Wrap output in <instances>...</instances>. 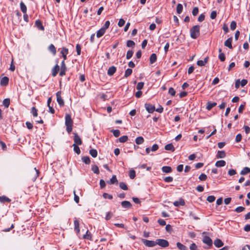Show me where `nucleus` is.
Segmentation results:
<instances>
[{"label": "nucleus", "mask_w": 250, "mask_h": 250, "mask_svg": "<svg viewBox=\"0 0 250 250\" xmlns=\"http://www.w3.org/2000/svg\"><path fill=\"white\" fill-rule=\"evenodd\" d=\"M73 121L71 115L67 114L65 116V125H66V130L68 134H70L72 130Z\"/></svg>", "instance_id": "nucleus-1"}, {"label": "nucleus", "mask_w": 250, "mask_h": 250, "mask_svg": "<svg viewBox=\"0 0 250 250\" xmlns=\"http://www.w3.org/2000/svg\"><path fill=\"white\" fill-rule=\"evenodd\" d=\"M200 26L196 25L193 26L190 29V36L193 39H197L200 36Z\"/></svg>", "instance_id": "nucleus-2"}, {"label": "nucleus", "mask_w": 250, "mask_h": 250, "mask_svg": "<svg viewBox=\"0 0 250 250\" xmlns=\"http://www.w3.org/2000/svg\"><path fill=\"white\" fill-rule=\"evenodd\" d=\"M156 245L162 248H167L169 246L168 242L165 239H157L156 240Z\"/></svg>", "instance_id": "nucleus-3"}, {"label": "nucleus", "mask_w": 250, "mask_h": 250, "mask_svg": "<svg viewBox=\"0 0 250 250\" xmlns=\"http://www.w3.org/2000/svg\"><path fill=\"white\" fill-rule=\"evenodd\" d=\"M142 241L146 246L148 247H153L156 245V241L142 239Z\"/></svg>", "instance_id": "nucleus-4"}, {"label": "nucleus", "mask_w": 250, "mask_h": 250, "mask_svg": "<svg viewBox=\"0 0 250 250\" xmlns=\"http://www.w3.org/2000/svg\"><path fill=\"white\" fill-rule=\"evenodd\" d=\"M66 70H67V67L65 64V62H64V60H62V61L61 64L60 75L61 76H63L65 75Z\"/></svg>", "instance_id": "nucleus-5"}, {"label": "nucleus", "mask_w": 250, "mask_h": 250, "mask_svg": "<svg viewBox=\"0 0 250 250\" xmlns=\"http://www.w3.org/2000/svg\"><path fill=\"white\" fill-rule=\"evenodd\" d=\"M145 107L146 110L149 113H152L155 110V106L150 103H146Z\"/></svg>", "instance_id": "nucleus-6"}, {"label": "nucleus", "mask_w": 250, "mask_h": 250, "mask_svg": "<svg viewBox=\"0 0 250 250\" xmlns=\"http://www.w3.org/2000/svg\"><path fill=\"white\" fill-rule=\"evenodd\" d=\"M61 92L60 91H58L56 93L57 101L60 106H63L64 104V101L61 97Z\"/></svg>", "instance_id": "nucleus-7"}, {"label": "nucleus", "mask_w": 250, "mask_h": 250, "mask_svg": "<svg viewBox=\"0 0 250 250\" xmlns=\"http://www.w3.org/2000/svg\"><path fill=\"white\" fill-rule=\"evenodd\" d=\"M202 241L204 243L207 244L209 247V248L212 246V241L209 236H204L203 238Z\"/></svg>", "instance_id": "nucleus-8"}, {"label": "nucleus", "mask_w": 250, "mask_h": 250, "mask_svg": "<svg viewBox=\"0 0 250 250\" xmlns=\"http://www.w3.org/2000/svg\"><path fill=\"white\" fill-rule=\"evenodd\" d=\"M73 134L74 135V144H76V145H81L82 144V141L81 138L80 137V136L76 133H74Z\"/></svg>", "instance_id": "nucleus-9"}, {"label": "nucleus", "mask_w": 250, "mask_h": 250, "mask_svg": "<svg viewBox=\"0 0 250 250\" xmlns=\"http://www.w3.org/2000/svg\"><path fill=\"white\" fill-rule=\"evenodd\" d=\"M68 49L67 48H66L64 47H63L62 48V50L61 51V54L62 55V57L63 59V60H64V62H65V60H66L67 59L66 56L68 54Z\"/></svg>", "instance_id": "nucleus-10"}, {"label": "nucleus", "mask_w": 250, "mask_h": 250, "mask_svg": "<svg viewBox=\"0 0 250 250\" xmlns=\"http://www.w3.org/2000/svg\"><path fill=\"white\" fill-rule=\"evenodd\" d=\"M185 205V200L181 198H180L179 200L176 201L173 203V205L176 207H178L180 206H184Z\"/></svg>", "instance_id": "nucleus-11"}, {"label": "nucleus", "mask_w": 250, "mask_h": 250, "mask_svg": "<svg viewBox=\"0 0 250 250\" xmlns=\"http://www.w3.org/2000/svg\"><path fill=\"white\" fill-rule=\"evenodd\" d=\"M232 38L230 37L228 38L224 42V45L226 47H228L229 49H232L233 48L232 45Z\"/></svg>", "instance_id": "nucleus-12"}, {"label": "nucleus", "mask_w": 250, "mask_h": 250, "mask_svg": "<svg viewBox=\"0 0 250 250\" xmlns=\"http://www.w3.org/2000/svg\"><path fill=\"white\" fill-rule=\"evenodd\" d=\"M121 206L123 208L126 209L130 208L132 207L131 204L128 201H122L121 202Z\"/></svg>", "instance_id": "nucleus-13"}, {"label": "nucleus", "mask_w": 250, "mask_h": 250, "mask_svg": "<svg viewBox=\"0 0 250 250\" xmlns=\"http://www.w3.org/2000/svg\"><path fill=\"white\" fill-rule=\"evenodd\" d=\"M60 70V67L58 65V63H57L54 67L52 69V71H51V72H52V75L53 76V77H55L56 76V75H57L59 71Z\"/></svg>", "instance_id": "nucleus-14"}, {"label": "nucleus", "mask_w": 250, "mask_h": 250, "mask_svg": "<svg viewBox=\"0 0 250 250\" xmlns=\"http://www.w3.org/2000/svg\"><path fill=\"white\" fill-rule=\"evenodd\" d=\"M116 71V67L114 66H110L107 72V74L108 76H112Z\"/></svg>", "instance_id": "nucleus-15"}, {"label": "nucleus", "mask_w": 250, "mask_h": 250, "mask_svg": "<svg viewBox=\"0 0 250 250\" xmlns=\"http://www.w3.org/2000/svg\"><path fill=\"white\" fill-rule=\"evenodd\" d=\"M9 78L7 77H3L0 79V85L2 86H6L8 84Z\"/></svg>", "instance_id": "nucleus-16"}, {"label": "nucleus", "mask_w": 250, "mask_h": 250, "mask_svg": "<svg viewBox=\"0 0 250 250\" xmlns=\"http://www.w3.org/2000/svg\"><path fill=\"white\" fill-rule=\"evenodd\" d=\"M214 244L217 248H220L224 245L222 241L220 239H216L214 241Z\"/></svg>", "instance_id": "nucleus-17"}, {"label": "nucleus", "mask_w": 250, "mask_h": 250, "mask_svg": "<svg viewBox=\"0 0 250 250\" xmlns=\"http://www.w3.org/2000/svg\"><path fill=\"white\" fill-rule=\"evenodd\" d=\"M107 184H118V180L116 177V176L115 175H113L110 180L106 182Z\"/></svg>", "instance_id": "nucleus-18"}, {"label": "nucleus", "mask_w": 250, "mask_h": 250, "mask_svg": "<svg viewBox=\"0 0 250 250\" xmlns=\"http://www.w3.org/2000/svg\"><path fill=\"white\" fill-rule=\"evenodd\" d=\"M35 25L41 30L43 31L44 30V28L42 24V21L39 20H38L35 21Z\"/></svg>", "instance_id": "nucleus-19"}, {"label": "nucleus", "mask_w": 250, "mask_h": 250, "mask_svg": "<svg viewBox=\"0 0 250 250\" xmlns=\"http://www.w3.org/2000/svg\"><path fill=\"white\" fill-rule=\"evenodd\" d=\"M74 229L76 231L77 233L80 232V228H79V222L77 219H75L74 221Z\"/></svg>", "instance_id": "nucleus-20"}, {"label": "nucleus", "mask_w": 250, "mask_h": 250, "mask_svg": "<svg viewBox=\"0 0 250 250\" xmlns=\"http://www.w3.org/2000/svg\"><path fill=\"white\" fill-rule=\"evenodd\" d=\"M226 157V152L224 150H218L217 153L216 157L217 158H224Z\"/></svg>", "instance_id": "nucleus-21"}, {"label": "nucleus", "mask_w": 250, "mask_h": 250, "mask_svg": "<svg viewBox=\"0 0 250 250\" xmlns=\"http://www.w3.org/2000/svg\"><path fill=\"white\" fill-rule=\"evenodd\" d=\"M48 50L54 56L56 54V48L53 44L49 45L48 46Z\"/></svg>", "instance_id": "nucleus-22"}, {"label": "nucleus", "mask_w": 250, "mask_h": 250, "mask_svg": "<svg viewBox=\"0 0 250 250\" xmlns=\"http://www.w3.org/2000/svg\"><path fill=\"white\" fill-rule=\"evenodd\" d=\"M226 164V162L224 160L217 161L215 163V166L216 167H224Z\"/></svg>", "instance_id": "nucleus-23"}, {"label": "nucleus", "mask_w": 250, "mask_h": 250, "mask_svg": "<svg viewBox=\"0 0 250 250\" xmlns=\"http://www.w3.org/2000/svg\"><path fill=\"white\" fill-rule=\"evenodd\" d=\"M162 171L165 173H170L172 171V168L169 166H164L162 168Z\"/></svg>", "instance_id": "nucleus-24"}, {"label": "nucleus", "mask_w": 250, "mask_h": 250, "mask_svg": "<svg viewBox=\"0 0 250 250\" xmlns=\"http://www.w3.org/2000/svg\"><path fill=\"white\" fill-rule=\"evenodd\" d=\"M165 149L167 150H170L173 152L175 150V148L172 144H168L165 146Z\"/></svg>", "instance_id": "nucleus-25"}, {"label": "nucleus", "mask_w": 250, "mask_h": 250, "mask_svg": "<svg viewBox=\"0 0 250 250\" xmlns=\"http://www.w3.org/2000/svg\"><path fill=\"white\" fill-rule=\"evenodd\" d=\"M217 105V103L215 102H208L206 108L208 110H210L213 107Z\"/></svg>", "instance_id": "nucleus-26"}, {"label": "nucleus", "mask_w": 250, "mask_h": 250, "mask_svg": "<svg viewBox=\"0 0 250 250\" xmlns=\"http://www.w3.org/2000/svg\"><path fill=\"white\" fill-rule=\"evenodd\" d=\"M176 246L179 250H188V248L180 242H177Z\"/></svg>", "instance_id": "nucleus-27"}, {"label": "nucleus", "mask_w": 250, "mask_h": 250, "mask_svg": "<svg viewBox=\"0 0 250 250\" xmlns=\"http://www.w3.org/2000/svg\"><path fill=\"white\" fill-rule=\"evenodd\" d=\"M157 60V56L155 53H153L150 55L149 58L150 63L151 64H153Z\"/></svg>", "instance_id": "nucleus-28"}, {"label": "nucleus", "mask_w": 250, "mask_h": 250, "mask_svg": "<svg viewBox=\"0 0 250 250\" xmlns=\"http://www.w3.org/2000/svg\"><path fill=\"white\" fill-rule=\"evenodd\" d=\"M144 142V139L143 137L139 136L136 138L135 143L137 145H141Z\"/></svg>", "instance_id": "nucleus-29"}, {"label": "nucleus", "mask_w": 250, "mask_h": 250, "mask_svg": "<svg viewBox=\"0 0 250 250\" xmlns=\"http://www.w3.org/2000/svg\"><path fill=\"white\" fill-rule=\"evenodd\" d=\"M105 31L104 29H103L102 28H101V29H100L97 32V34H96V36H97V38H100L101 37H102V36L104 35V34L105 33Z\"/></svg>", "instance_id": "nucleus-30"}, {"label": "nucleus", "mask_w": 250, "mask_h": 250, "mask_svg": "<svg viewBox=\"0 0 250 250\" xmlns=\"http://www.w3.org/2000/svg\"><path fill=\"white\" fill-rule=\"evenodd\" d=\"M11 199L8 198L5 196H0V201L2 203L4 202H8L10 203L11 202Z\"/></svg>", "instance_id": "nucleus-31"}, {"label": "nucleus", "mask_w": 250, "mask_h": 250, "mask_svg": "<svg viewBox=\"0 0 250 250\" xmlns=\"http://www.w3.org/2000/svg\"><path fill=\"white\" fill-rule=\"evenodd\" d=\"M20 8H21V11L23 12V13H26V11H27L26 6L22 1H21L20 2Z\"/></svg>", "instance_id": "nucleus-32"}, {"label": "nucleus", "mask_w": 250, "mask_h": 250, "mask_svg": "<svg viewBox=\"0 0 250 250\" xmlns=\"http://www.w3.org/2000/svg\"><path fill=\"white\" fill-rule=\"evenodd\" d=\"M3 105L6 107V108H8L10 105V99L9 98H6V99H5L3 101Z\"/></svg>", "instance_id": "nucleus-33"}, {"label": "nucleus", "mask_w": 250, "mask_h": 250, "mask_svg": "<svg viewBox=\"0 0 250 250\" xmlns=\"http://www.w3.org/2000/svg\"><path fill=\"white\" fill-rule=\"evenodd\" d=\"M183 7L182 4L178 3L176 7V11L178 14H181L182 12Z\"/></svg>", "instance_id": "nucleus-34"}, {"label": "nucleus", "mask_w": 250, "mask_h": 250, "mask_svg": "<svg viewBox=\"0 0 250 250\" xmlns=\"http://www.w3.org/2000/svg\"><path fill=\"white\" fill-rule=\"evenodd\" d=\"M82 160L85 164L88 165L90 163V160L88 156H83L82 157Z\"/></svg>", "instance_id": "nucleus-35"}, {"label": "nucleus", "mask_w": 250, "mask_h": 250, "mask_svg": "<svg viewBox=\"0 0 250 250\" xmlns=\"http://www.w3.org/2000/svg\"><path fill=\"white\" fill-rule=\"evenodd\" d=\"M84 239L91 240L92 238L91 234L88 230H86L85 234L83 235V236Z\"/></svg>", "instance_id": "nucleus-36"}, {"label": "nucleus", "mask_w": 250, "mask_h": 250, "mask_svg": "<svg viewBox=\"0 0 250 250\" xmlns=\"http://www.w3.org/2000/svg\"><path fill=\"white\" fill-rule=\"evenodd\" d=\"M129 176L131 179H133L136 176V172L134 169L130 170L129 172Z\"/></svg>", "instance_id": "nucleus-37"}, {"label": "nucleus", "mask_w": 250, "mask_h": 250, "mask_svg": "<svg viewBox=\"0 0 250 250\" xmlns=\"http://www.w3.org/2000/svg\"><path fill=\"white\" fill-rule=\"evenodd\" d=\"M89 154L94 158L97 156V151L95 149H92L89 150Z\"/></svg>", "instance_id": "nucleus-38"}, {"label": "nucleus", "mask_w": 250, "mask_h": 250, "mask_svg": "<svg viewBox=\"0 0 250 250\" xmlns=\"http://www.w3.org/2000/svg\"><path fill=\"white\" fill-rule=\"evenodd\" d=\"M91 169L95 174H98L100 172L99 168L96 165H93Z\"/></svg>", "instance_id": "nucleus-39"}, {"label": "nucleus", "mask_w": 250, "mask_h": 250, "mask_svg": "<svg viewBox=\"0 0 250 250\" xmlns=\"http://www.w3.org/2000/svg\"><path fill=\"white\" fill-rule=\"evenodd\" d=\"M132 73V70L130 68H127L125 71L124 75V77L127 78Z\"/></svg>", "instance_id": "nucleus-40"}, {"label": "nucleus", "mask_w": 250, "mask_h": 250, "mask_svg": "<svg viewBox=\"0 0 250 250\" xmlns=\"http://www.w3.org/2000/svg\"><path fill=\"white\" fill-rule=\"evenodd\" d=\"M119 187L120 188L125 190L128 189V187L126 184L124 182H120L119 184Z\"/></svg>", "instance_id": "nucleus-41"}, {"label": "nucleus", "mask_w": 250, "mask_h": 250, "mask_svg": "<svg viewBox=\"0 0 250 250\" xmlns=\"http://www.w3.org/2000/svg\"><path fill=\"white\" fill-rule=\"evenodd\" d=\"M78 145H76V144H73V146L74 147L73 149L75 153L77 154H80L81 153V150L79 147L78 146Z\"/></svg>", "instance_id": "nucleus-42"}, {"label": "nucleus", "mask_w": 250, "mask_h": 250, "mask_svg": "<svg viewBox=\"0 0 250 250\" xmlns=\"http://www.w3.org/2000/svg\"><path fill=\"white\" fill-rule=\"evenodd\" d=\"M249 173V167H245L240 172V174L241 175H246Z\"/></svg>", "instance_id": "nucleus-43"}, {"label": "nucleus", "mask_w": 250, "mask_h": 250, "mask_svg": "<svg viewBox=\"0 0 250 250\" xmlns=\"http://www.w3.org/2000/svg\"><path fill=\"white\" fill-rule=\"evenodd\" d=\"M111 132H112L113 134V135L115 137H118L120 135V131L118 129H112Z\"/></svg>", "instance_id": "nucleus-44"}, {"label": "nucleus", "mask_w": 250, "mask_h": 250, "mask_svg": "<svg viewBox=\"0 0 250 250\" xmlns=\"http://www.w3.org/2000/svg\"><path fill=\"white\" fill-rule=\"evenodd\" d=\"M128 140V137L126 135H124L121 136L119 139V141L121 143H125Z\"/></svg>", "instance_id": "nucleus-45"}, {"label": "nucleus", "mask_w": 250, "mask_h": 250, "mask_svg": "<svg viewBox=\"0 0 250 250\" xmlns=\"http://www.w3.org/2000/svg\"><path fill=\"white\" fill-rule=\"evenodd\" d=\"M31 112L33 117H37L38 116V110L35 107L33 106L32 107Z\"/></svg>", "instance_id": "nucleus-46"}, {"label": "nucleus", "mask_w": 250, "mask_h": 250, "mask_svg": "<svg viewBox=\"0 0 250 250\" xmlns=\"http://www.w3.org/2000/svg\"><path fill=\"white\" fill-rule=\"evenodd\" d=\"M135 45V42L132 40H128L126 42V46L128 47H133Z\"/></svg>", "instance_id": "nucleus-47"}, {"label": "nucleus", "mask_w": 250, "mask_h": 250, "mask_svg": "<svg viewBox=\"0 0 250 250\" xmlns=\"http://www.w3.org/2000/svg\"><path fill=\"white\" fill-rule=\"evenodd\" d=\"M133 54V52L132 50H128L127 52L126 55V59H127V60L130 59L132 57Z\"/></svg>", "instance_id": "nucleus-48"}, {"label": "nucleus", "mask_w": 250, "mask_h": 250, "mask_svg": "<svg viewBox=\"0 0 250 250\" xmlns=\"http://www.w3.org/2000/svg\"><path fill=\"white\" fill-rule=\"evenodd\" d=\"M144 85V82H141L138 83L136 86L137 89L138 90H141L143 88Z\"/></svg>", "instance_id": "nucleus-49"}, {"label": "nucleus", "mask_w": 250, "mask_h": 250, "mask_svg": "<svg viewBox=\"0 0 250 250\" xmlns=\"http://www.w3.org/2000/svg\"><path fill=\"white\" fill-rule=\"evenodd\" d=\"M245 208L244 207L240 206V207L236 208L235 209V211L239 213V212L243 211L244 210H245Z\"/></svg>", "instance_id": "nucleus-50"}, {"label": "nucleus", "mask_w": 250, "mask_h": 250, "mask_svg": "<svg viewBox=\"0 0 250 250\" xmlns=\"http://www.w3.org/2000/svg\"><path fill=\"white\" fill-rule=\"evenodd\" d=\"M103 197L104 198V199H112L113 198V196L111 194H109L107 193H104L103 194Z\"/></svg>", "instance_id": "nucleus-51"}, {"label": "nucleus", "mask_w": 250, "mask_h": 250, "mask_svg": "<svg viewBox=\"0 0 250 250\" xmlns=\"http://www.w3.org/2000/svg\"><path fill=\"white\" fill-rule=\"evenodd\" d=\"M215 197L214 196L210 195L207 197V200L209 203H212L215 201Z\"/></svg>", "instance_id": "nucleus-52"}, {"label": "nucleus", "mask_w": 250, "mask_h": 250, "mask_svg": "<svg viewBox=\"0 0 250 250\" xmlns=\"http://www.w3.org/2000/svg\"><path fill=\"white\" fill-rule=\"evenodd\" d=\"M189 249L190 250H198V248L195 243H192L189 246Z\"/></svg>", "instance_id": "nucleus-53"}, {"label": "nucleus", "mask_w": 250, "mask_h": 250, "mask_svg": "<svg viewBox=\"0 0 250 250\" xmlns=\"http://www.w3.org/2000/svg\"><path fill=\"white\" fill-rule=\"evenodd\" d=\"M164 180L167 183H170L173 181V178L171 176H168L165 177Z\"/></svg>", "instance_id": "nucleus-54"}, {"label": "nucleus", "mask_w": 250, "mask_h": 250, "mask_svg": "<svg viewBox=\"0 0 250 250\" xmlns=\"http://www.w3.org/2000/svg\"><path fill=\"white\" fill-rule=\"evenodd\" d=\"M199 179L201 181H205L207 179V176L204 173H202L199 176Z\"/></svg>", "instance_id": "nucleus-55"}, {"label": "nucleus", "mask_w": 250, "mask_h": 250, "mask_svg": "<svg viewBox=\"0 0 250 250\" xmlns=\"http://www.w3.org/2000/svg\"><path fill=\"white\" fill-rule=\"evenodd\" d=\"M110 25V22L109 21H107L105 22L103 26L102 27L103 29L106 30L109 26Z\"/></svg>", "instance_id": "nucleus-56"}, {"label": "nucleus", "mask_w": 250, "mask_h": 250, "mask_svg": "<svg viewBox=\"0 0 250 250\" xmlns=\"http://www.w3.org/2000/svg\"><path fill=\"white\" fill-rule=\"evenodd\" d=\"M230 27L231 30H235L236 27V22L235 21H231Z\"/></svg>", "instance_id": "nucleus-57"}, {"label": "nucleus", "mask_w": 250, "mask_h": 250, "mask_svg": "<svg viewBox=\"0 0 250 250\" xmlns=\"http://www.w3.org/2000/svg\"><path fill=\"white\" fill-rule=\"evenodd\" d=\"M76 51L78 55H80L81 52V47L79 44H77L76 46Z\"/></svg>", "instance_id": "nucleus-58"}, {"label": "nucleus", "mask_w": 250, "mask_h": 250, "mask_svg": "<svg viewBox=\"0 0 250 250\" xmlns=\"http://www.w3.org/2000/svg\"><path fill=\"white\" fill-rule=\"evenodd\" d=\"M218 57L221 62H224L226 59L225 54L223 53H220Z\"/></svg>", "instance_id": "nucleus-59"}, {"label": "nucleus", "mask_w": 250, "mask_h": 250, "mask_svg": "<svg viewBox=\"0 0 250 250\" xmlns=\"http://www.w3.org/2000/svg\"><path fill=\"white\" fill-rule=\"evenodd\" d=\"M100 187L101 189L104 188L105 187V183L103 179H101L100 181Z\"/></svg>", "instance_id": "nucleus-60"}, {"label": "nucleus", "mask_w": 250, "mask_h": 250, "mask_svg": "<svg viewBox=\"0 0 250 250\" xmlns=\"http://www.w3.org/2000/svg\"><path fill=\"white\" fill-rule=\"evenodd\" d=\"M198 12H199L198 8L197 7H195L193 9L192 11V14L194 16H195L198 14Z\"/></svg>", "instance_id": "nucleus-61"}, {"label": "nucleus", "mask_w": 250, "mask_h": 250, "mask_svg": "<svg viewBox=\"0 0 250 250\" xmlns=\"http://www.w3.org/2000/svg\"><path fill=\"white\" fill-rule=\"evenodd\" d=\"M175 90L172 87H170L168 89V93L171 96H174L175 94Z\"/></svg>", "instance_id": "nucleus-62"}, {"label": "nucleus", "mask_w": 250, "mask_h": 250, "mask_svg": "<svg viewBox=\"0 0 250 250\" xmlns=\"http://www.w3.org/2000/svg\"><path fill=\"white\" fill-rule=\"evenodd\" d=\"M158 223L160 225L162 226H165L166 225V221L162 219H159L158 220Z\"/></svg>", "instance_id": "nucleus-63"}, {"label": "nucleus", "mask_w": 250, "mask_h": 250, "mask_svg": "<svg viewBox=\"0 0 250 250\" xmlns=\"http://www.w3.org/2000/svg\"><path fill=\"white\" fill-rule=\"evenodd\" d=\"M242 140V135L241 134H238L235 138V142L236 143L240 142Z\"/></svg>", "instance_id": "nucleus-64"}]
</instances>
